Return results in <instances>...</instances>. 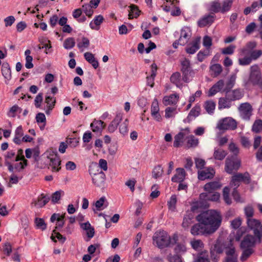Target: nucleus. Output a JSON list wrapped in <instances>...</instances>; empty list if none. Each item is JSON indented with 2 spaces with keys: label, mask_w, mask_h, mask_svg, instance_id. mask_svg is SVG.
Instances as JSON below:
<instances>
[{
  "label": "nucleus",
  "mask_w": 262,
  "mask_h": 262,
  "mask_svg": "<svg viewBox=\"0 0 262 262\" xmlns=\"http://www.w3.org/2000/svg\"><path fill=\"white\" fill-rule=\"evenodd\" d=\"M196 220L203 224L211 234L215 232L220 227L222 217L219 212L214 210H209L198 215Z\"/></svg>",
  "instance_id": "nucleus-1"
},
{
  "label": "nucleus",
  "mask_w": 262,
  "mask_h": 262,
  "mask_svg": "<svg viewBox=\"0 0 262 262\" xmlns=\"http://www.w3.org/2000/svg\"><path fill=\"white\" fill-rule=\"evenodd\" d=\"M256 45V42L250 41L244 48L240 49V56H243L238 59V62L240 66L249 65L253 60H257L262 55L261 50H254Z\"/></svg>",
  "instance_id": "nucleus-2"
},
{
  "label": "nucleus",
  "mask_w": 262,
  "mask_h": 262,
  "mask_svg": "<svg viewBox=\"0 0 262 262\" xmlns=\"http://www.w3.org/2000/svg\"><path fill=\"white\" fill-rule=\"evenodd\" d=\"M178 236L174 234L171 237L168 233L164 230L156 231L153 236V245L160 249L169 247L177 243Z\"/></svg>",
  "instance_id": "nucleus-3"
},
{
  "label": "nucleus",
  "mask_w": 262,
  "mask_h": 262,
  "mask_svg": "<svg viewBox=\"0 0 262 262\" xmlns=\"http://www.w3.org/2000/svg\"><path fill=\"white\" fill-rule=\"evenodd\" d=\"M248 227L253 231L254 234L258 238L262 237V224L259 220L252 218L254 210L252 207L248 206L245 208Z\"/></svg>",
  "instance_id": "nucleus-4"
},
{
  "label": "nucleus",
  "mask_w": 262,
  "mask_h": 262,
  "mask_svg": "<svg viewBox=\"0 0 262 262\" xmlns=\"http://www.w3.org/2000/svg\"><path fill=\"white\" fill-rule=\"evenodd\" d=\"M260 241L255 235H247L241 243V248L243 250V253L241 256L242 261L246 260L253 252V248L255 245L256 239Z\"/></svg>",
  "instance_id": "nucleus-5"
},
{
  "label": "nucleus",
  "mask_w": 262,
  "mask_h": 262,
  "mask_svg": "<svg viewBox=\"0 0 262 262\" xmlns=\"http://www.w3.org/2000/svg\"><path fill=\"white\" fill-rule=\"evenodd\" d=\"M250 83H252L253 85H258L262 88L261 74L257 64H254L250 67L249 80L244 82V85L248 87Z\"/></svg>",
  "instance_id": "nucleus-6"
},
{
  "label": "nucleus",
  "mask_w": 262,
  "mask_h": 262,
  "mask_svg": "<svg viewBox=\"0 0 262 262\" xmlns=\"http://www.w3.org/2000/svg\"><path fill=\"white\" fill-rule=\"evenodd\" d=\"M242 182L246 184H248L251 182L250 175L248 172L244 173H237L232 177L230 185L231 187L237 188L240 185V183Z\"/></svg>",
  "instance_id": "nucleus-7"
},
{
  "label": "nucleus",
  "mask_w": 262,
  "mask_h": 262,
  "mask_svg": "<svg viewBox=\"0 0 262 262\" xmlns=\"http://www.w3.org/2000/svg\"><path fill=\"white\" fill-rule=\"evenodd\" d=\"M241 165V160L237 157H228L225 161V171L229 173H232L234 171H237Z\"/></svg>",
  "instance_id": "nucleus-8"
},
{
  "label": "nucleus",
  "mask_w": 262,
  "mask_h": 262,
  "mask_svg": "<svg viewBox=\"0 0 262 262\" xmlns=\"http://www.w3.org/2000/svg\"><path fill=\"white\" fill-rule=\"evenodd\" d=\"M216 127L219 130H234L237 127V123L232 118L226 117L218 121Z\"/></svg>",
  "instance_id": "nucleus-9"
},
{
  "label": "nucleus",
  "mask_w": 262,
  "mask_h": 262,
  "mask_svg": "<svg viewBox=\"0 0 262 262\" xmlns=\"http://www.w3.org/2000/svg\"><path fill=\"white\" fill-rule=\"evenodd\" d=\"M89 172L92 176L93 183L96 186L101 187L104 186L105 174L103 171L94 173L91 170H89Z\"/></svg>",
  "instance_id": "nucleus-10"
},
{
  "label": "nucleus",
  "mask_w": 262,
  "mask_h": 262,
  "mask_svg": "<svg viewBox=\"0 0 262 262\" xmlns=\"http://www.w3.org/2000/svg\"><path fill=\"white\" fill-rule=\"evenodd\" d=\"M241 116L245 120H248L252 114V108L248 102L242 103L238 107Z\"/></svg>",
  "instance_id": "nucleus-11"
},
{
  "label": "nucleus",
  "mask_w": 262,
  "mask_h": 262,
  "mask_svg": "<svg viewBox=\"0 0 262 262\" xmlns=\"http://www.w3.org/2000/svg\"><path fill=\"white\" fill-rule=\"evenodd\" d=\"M190 232L193 235L210 234L203 224L199 222L194 224L191 228Z\"/></svg>",
  "instance_id": "nucleus-12"
},
{
  "label": "nucleus",
  "mask_w": 262,
  "mask_h": 262,
  "mask_svg": "<svg viewBox=\"0 0 262 262\" xmlns=\"http://www.w3.org/2000/svg\"><path fill=\"white\" fill-rule=\"evenodd\" d=\"M191 35V33L190 28L187 27H183L181 30L178 43L181 46H184L188 42Z\"/></svg>",
  "instance_id": "nucleus-13"
},
{
  "label": "nucleus",
  "mask_w": 262,
  "mask_h": 262,
  "mask_svg": "<svg viewBox=\"0 0 262 262\" xmlns=\"http://www.w3.org/2000/svg\"><path fill=\"white\" fill-rule=\"evenodd\" d=\"M50 160V165L52 168L53 171H58L60 169L59 167L61 164V161L57 154H50L48 156Z\"/></svg>",
  "instance_id": "nucleus-14"
},
{
  "label": "nucleus",
  "mask_w": 262,
  "mask_h": 262,
  "mask_svg": "<svg viewBox=\"0 0 262 262\" xmlns=\"http://www.w3.org/2000/svg\"><path fill=\"white\" fill-rule=\"evenodd\" d=\"M220 193L218 192H204L200 194V199L205 200L206 202L208 201H217L220 199Z\"/></svg>",
  "instance_id": "nucleus-15"
},
{
  "label": "nucleus",
  "mask_w": 262,
  "mask_h": 262,
  "mask_svg": "<svg viewBox=\"0 0 262 262\" xmlns=\"http://www.w3.org/2000/svg\"><path fill=\"white\" fill-rule=\"evenodd\" d=\"M50 200V197L49 196L42 193L38 197L37 200H33L32 204H34L36 207L40 208L48 203Z\"/></svg>",
  "instance_id": "nucleus-16"
},
{
  "label": "nucleus",
  "mask_w": 262,
  "mask_h": 262,
  "mask_svg": "<svg viewBox=\"0 0 262 262\" xmlns=\"http://www.w3.org/2000/svg\"><path fill=\"white\" fill-rule=\"evenodd\" d=\"M231 98L226 94L225 97L220 98L219 100L218 108L219 110L229 108L231 106Z\"/></svg>",
  "instance_id": "nucleus-17"
},
{
  "label": "nucleus",
  "mask_w": 262,
  "mask_h": 262,
  "mask_svg": "<svg viewBox=\"0 0 262 262\" xmlns=\"http://www.w3.org/2000/svg\"><path fill=\"white\" fill-rule=\"evenodd\" d=\"M214 20V15L208 14L204 16L198 21L200 27H204L207 25H210Z\"/></svg>",
  "instance_id": "nucleus-18"
},
{
  "label": "nucleus",
  "mask_w": 262,
  "mask_h": 262,
  "mask_svg": "<svg viewBox=\"0 0 262 262\" xmlns=\"http://www.w3.org/2000/svg\"><path fill=\"white\" fill-rule=\"evenodd\" d=\"M224 85V81L220 80L214 84L208 92V96L211 97L215 95L217 92L221 91Z\"/></svg>",
  "instance_id": "nucleus-19"
},
{
  "label": "nucleus",
  "mask_w": 262,
  "mask_h": 262,
  "mask_svg": "<svg viewBox=\"0 0 262 262\" xmlns=\"http://www.w3.org/2000/svg\"><path fill=\"white\" fill-rule=\"evenodd\" d=\"M179 98V96L177 94L166 96L163 98V103L165 106L175 105L178 102Z\"/></svg>",
  "instance_id": "nucleus-20"
},
{
  "label": "nucleus",
  "mask_w": 262,
  "mask_h": 262,
  "mask_svg": "<svg viewBox=\"0 0 262 262\" xmlns=\"http://www.w3.org/2000/svg\"><path fill=\"white\" fill-rule=\"evenodd\" d=\"M176 172L177 173L171 178V181L174 182H182L186 176L185 170L182 168H178Z\"/></svg>",
  "instance_id": "nucleus-21"
},
{
  "label": "nucleus",
  "mask_w": 262,
  "mask_h": 262,
  "mask_svg": "<svg viewBox=\"0 0 262 262\" xmlns=\"http://www.w3.org/2000/svg\"><path fill=\"white\" fill-rule=\"evenodd\" d=\"M122 119V115L120 113L118 114L108 126V130L109 132L113 133L117 129L119 122Z\"/></svg>",
  "instance_id": "nucleus-22"
},
{
  "label": "nucleus",
  "mask_w": 262,
  "mask_h": 262,
  "mask_svg": "<svg viewBox=\"0 0 262 262\" xmlns=\"http://www.w3.org/2000/svg\"><path fill=\"white\" fill-rule=\"evenodd\" d=\"M85 59L90 63L92 64L93 67L96 69L99 66V63L94 57V54L92 53L87 52L84 54Z\"/></svg>",
  "instance_id": "nucleus-23"
},
{
  "label": "nucleus",
  "mask_w": 262,
  "mask_h": 262,
  "mask_svg": "<svg viewBox=\"0 0 262 262\" xmlns=\"http://www.w3.org/2000/svg\"><path fill=\"white\" fill-rule=\"evenodd\" d=\"M151 75L150 76H147L146 79L147 84L152 88L154 85V79L156 75L157 65L155 63H152L151 66Z\"/></svg>",
  "instance_id": "nucleus-24"
},
{
  "label": "nucleus",
  "mask_w": 262,
  "mask_h": 262,
  "mask_svg": "<svg viewBox=\"0 0 262 262\" xmlns=\"http://www.w3.org/2000/svg\"><path fill=\"white\" fill-rule=\"evenodd\" d=\"M200 38H196L192 42L190 46L187 47L186 49V51L187 53L193 54L198 51L200 48Z\"/></svg>",
  "instance_id": "nucleus-25"
},
{
  "label": "nucleus",
  "mask_w": 262,
  "mask_h": 262,
  "mask_svg": "<svg viewBox=\"0 0 262 262\" xmlns=\"http://www.w3.org/2000/svg\"><path fill=\"white\" fill-rule=\"evenodd\" d=\"M103 20V17L101 15H97L90 23V27L92 29L98 30L99 29V26L102 23Z\"/></svg>",
  "instance_id": "nucleus-26"
},
{
  "label": "nucleus",
  "mask_w": 262,
  "mask_h": 262,
  "mask_svg": "<svg viewBox=\"0 0 262 262\" xmlns=\"http://www.w3.org/2000/svg\"><path fill=\"white\" fill-rule=\"evenodd\" d=\"M221 187V185L219 182L214 181L206 184L204 185V188L206 192H213L214 190L220 188Z\"/></svg>",
  "instance_id": "nucleus-27"
},
{
  "label": "nucleus",
  "mask_w": 262,
  "mask_h": 262,
  "mask_svg": "<svg viewBox=\"0 0 262 262\" xmlns=\"http://www.w3.org/2000/svg\"><path fill=\"white\" fill-rule=\"evenodd\" d=\"M93 132L101 133L104 127V122L101 120H95L90 125Z\"/></svg>",
  "instance_id": "nucleus-28"
},
{
  "label": "nucleus",
  "mask_w": 262,
  "mask_h": 262,
  "mask_svg": "<svg viewBox=\"0 0 262 262\" xmlns=\"http://www.w3.org/2000/svg\"><path fill=\"white\" fill-rule=\"evenodd\" d=\"M2 73L4 78L8 81L11 78L10 67L8 62H4L2 67Z\"/></svg>",
  "instance_id": "nucleus-29"
},
{
  "label": "nucleus",
  "mask_w": 262,
  "mask_h": 262,
  "mask_svg": "<svg viewBox=\"0 0 262 262\" xmlns=\"http://www.w3.org/2000/svg\"><path fill=\"white\" fill-rule=\"evenodd\" d=\"M201 112V107L200 105H196L194 107H193L191 111H190L187 117V119L188 122H190L194 118L199 116Z\"/></svg>",
  "instance_id": "nucleus-30"
},
{
  "label": "nucleus",
  "mask_w": 262,
  "mask_h": 262,
  "mask_svg": "<svg viewBox=\"0 0 262 262\" xmlns=\"http://www.w3.org/2000/svg\"><path fill=\"white\" fill-rule=\"evenodd\" d=\"M208 207V203L205 200H201L199 201L193 202L191 207V210L192 212L197 211L200 208H205Z\"/></svg>",
  "instance_id": "nucleus-31"
},
{
  "label": "nucleus",
  "mask_w": 262,
  "mask_h": 262,
  "mask_svg": "<svg viewBox=\"0 0 262 262\" xmlns=\"http://www.w3.org/2000/svg\"><path fill=\"white\" fill-rule=\"evenodd\" d=\"M194 220V216L191 213H189L186 214L184 218L182 224V227L184 229H187L189 226L192 224Z\"/></svg>",
  "instance_id": "nucleus-32"
},
{
  "label": "nucleus",
  "mask_w": 262,
  "mask_h": 262,
  "mask_svg": "<svg viewBox=\"0 0 262 262\" xmlns=\"http://www.w3.org/2000/svg\"><path fill=\"white\" fill-rule=\"evenodd\" d=\"M227 152L226 151L218 148H215L213 153V158L216 160L222 161L224 159Z\"/></svg>",
  "instance_id": "nucleus-33"
},
{
  "label": "nucleus",
  "mask_w": 262,
  "mask_h": 262,
  "mask_svg": "<svg viewBox=\"0 0 262 262\" xmlns=\"http://www.w3.org/2000/svg\"><path fill=\"white\" fill-rule=\"evenodd\" d=\"M227 94L232 101L239 100L243 96V94L242 91L238 89L233 90L231 92H228L227 93Z\"/></svg>",
  "instance_id": "nucleus-34"
},
{
  "label": "nucleus",
  "mask_w": 262,
  "mask_h": 262,
  "mask_svg": "<svg viewBox=\"0 0 262 262\" xmlns=\"http://www.w3.org/2000/svg\"><path fill=\"white\" fill-rule=\"evenodd\" d=\"M170 81L177 87L180 88L182 86L181 76L179 72H176L173 73L170 78Z\"/></svg>",
  "instance_id": "nucleus-35"
},
{
  "label": "nucleus",
  "mask_w": 262,
  "mask_h": 262,
  "mask_svg": "<svg viewBox=\"0 0 262 262\" xmlns=\"http://www.w3.org/2000/svg\"><path fill=\"white\" fill-rule=\"evenodd\" d=\"M193 262H210L208 252L205 251L198 253Z\"/></svg>",
  "instance_id": "nucleus-36"
},
{
  "label": "nucleus",
  "mask_w": 262,
  "mask_h": 262,
  "mask_svg": "<svg viewBox=\"0 0 262 262\" xmlns=\"http://www.w3.org/2000/svg\"><path fill=\"white\" fill-rule=\"evenodd\" d=\"M90 45V40L88 38L83 37L81 40L77 43V47L81 52H83L85 49H88Z\"/></svg>",
  "instance_id": "nucleus-37"
},
{
  "label": "nucleus",
  "mask_w": 262,
  "mask_h": 262,
  "mask_svg": "<svg viewBox=\"0 0 262 262\" xmlns=\"http://www.w3.org/2000/svg\"><path fill=\"white\" fill-rule=\"evenodd\" d=\"M184 136L185 134L183 132H180L177 134L174 137L173 146L175 147L180 146L183 142Z\"/></svg>",
  "instance_id": "nucleus-38"
},
{
  "label": "nucleus",
  "mask_w": 262,
  "mask_h": 262,
  "mask_svg": "<svg viewBox=\"0 0 262 262\" xmlns=\"http://www.w3.org/2000/svg\"><path fill=\"white\" fill-rule=\"evenodd\" d=\"M209 10L214 13L221 12V3L219 0H215L210 4Z\"/></svg>",
  "instance_id": "nucleus-39"
},
{
  "label": "nucleus",
  "mask_w": 262,
  "mask_h": 262,
  "mask_svg": "<svg viewBox=\"0 0 262 262\" xmlns=\"http://www.w3.org/2000/svg\"><path fill=\"white\" fill-rule=\"evenodd\" d=\"M187 147L188 148H193L198 146L199 140L193 135L187 137Z\"/></svg>",
  "instance_id": "nucleus-40"
},
{
  "label": "nucleus",
  "mask_w": 262,
  "mask_h": 262,
  "mask_svg": "<svg viewBox=\"0 0 262 262\" xmlns=\"http://www.w3.org/2000/svg\"><path fill=\"white\" fill-rule=\"evenodd\" d=\"M187 250L186 245L183 243H178L174 249L176 254L181 255L185 254Z\"/></svg>",
  "instance_id": "nucleus-41"
},
{
  "label": "nucleus",
  "mask_w": 262,
  "mask_h": 262,
  "mask_svg": "<svg viewBox=\"0 0 262 262\" xmlns=\"http://www.w3.org/2000/svg\"><path fill=\"white\" fill-rule=\"evenodd\" d=\"M64 194V192L63 190H59L55 191L52 194L50 198L52 202L54 204L58 203L60 201L61 197L63 196Z\"/></svg>",
  "instance_id": "nucleus-42"
},
{
  "label": "nucleus",
  "mask_w": 262,
  "mask_h": 262,
  "mask_svg": "<svg viewBox=\"0 0 262 262\" xmlns=\"http://www.w3.org/2000/svg\"><path fill=\"white\" fill-rule=\"evenodd\" d=\"M130 11L128 14V18L133 19L134 17H137L139 16L140 11L136 5L132 4L130 6Z\"/></svg>",
  "instance_id": "nucleus-43"
},
{
  "label": "nucleus",
  "mask_w": 262,
  "mask_h": 262,
  "mask_svg": "<svg viewBox=\"0 0 262 262\" xmlns=\"http://www.w3.org/2000/svg\"><path fill=\"white\" fill-rule=\"evenodd\" d=\"M233 4V0H224L221 4V13L229 11Z\"/></svg>",
  "instance_id": "nucleus-44"
},
{
  "label": "nucleus",
  "mask_w": 262,
  "mask_h": 262,
  "mask_svg": "<svg viewBox=\"0 0 262 262\" xmlns=\"http://www.w3.org/2000/svg\"><path fill=\"white\" fill-rule=\"evenodd\" d=\"M215 105V103L214 101H207L205 102L204 108L208 114H211L214 112Z\"/></svg>",
  "instance_id": "nucleus-45"
},
{
  "label": "nucleus",
  "mask_w": 262,
  "mask_h": 262,
  "mask_svg": "<svg viewBox=\"0 0 262 262\" xmlns=\"http://www.w3.org/2000/svg\"><path fill=\"white\" fill-rule=\"evenodd\" d=\"M213 177V172L206 170H203L199 172L198 178L200 180H204L207 179H211Z\"/></svg>",
  "instance_id": "nucleus-46"
},
{
  "label": "nucleus",
  "mask_w": 262,
  "mask_h": 262,
  "mask_svg": "<svg viewBox=\"0 0 262 262\" xmlns=\"http://www.w3.org/2000/svg\"><path fill=\"white\" fill-rule=\"evenodd\" d=\"M177 196L176 195H172L170 197L169 201L167 202L168 208L171 211H174L176 208Z\"/></svg>",
  "instance_id": "nucleus-47"
},
{
  "label": "nucleus",
  "mask_w": 262,
  "mask_h": 262,
  "mask_svg": "<svg viewBox=\"0 0 262 262\" xmlns=\"http://www.w3.org/2000/svg\"><path fill=\"white\" fill-rule=\"evenodd\" d=\"M45 102L47 103V107H49V110H53L56 103V99L55 97L50 96H46Z\"/></svg>",
  "instance_id": "nucleus-48"
},
{
  "label": "nucleus",
  "mask_w": 262,
  "mask_h": 262,
  "mask_svg": "<svg viewBox=\"0 0 262 262\" xmlns=\"http://www.w3.org/2000/svg\"><path fill=\"white\" fill-rule=\"evenodd\" d=\"M191 246L195 250H200L203 248L204 244L200 239H194L190 242Z\"/></svg>",
  "instance_id": "nucleus-49"
},
{
  "label": "nucleus",
  "mask_w": 262,
  "mask_h": 262,
  "mask_svg": "<svg viewBox=\"0 0 262 262\" xmlns=\"http://www.w3.org/2000/svg\"><path fill=\"white\" fill-rule=\"evenodd\" d=\"M75 45V40L72 37L67 38L63 42V47L66 49H71L73 48Z\"/></svg>",
  "instance_id": "nucleus-50"
},
{
  "label": "nucleus",
  "mask_w": 262,
  "mask_h": 262,
  "mask_svg": "<svg viewBox=\"0 0 262 262\" xmlns=\"http://www.w3.org/2000/svg\"><path fill=\"white\" fill-rule=\"evenodd\" d=\"M82 11H83L86 16L90 17L92 16L94 11L92 9V7L91 5L89 4H85L82 6Z\"/></svg>",
  "instance_id": "nucleus-51"
},
{
  "label": "nucleus",
  "mask_w": 262,
  "mask_h": 262,
  "mask_svg": "<svg viewBox=\"0 0 262 262\" xmlns=\"http://www.w3.org/2000/svg\"><path fill=\"white\" fill-rule=\"evenodd\" d=\"M163 172V169L160 165L155 166L152 172V177L157 179L162 176Z\"/></svg>",
  "instance_id": "nucleus-52"
},
{
  "label": "nucleus",
  "mask_w": 262,
  "mask_h": 262,
  "mask_svg": "<svg viewBox=\"0 0 262 262\" xmlns=\"http://www.w3.org/2000/svg\"><path fill=\"white\" fill-rule=\"evenodd\" d=\"M181 71L183 72H190V61L188 59L185 58L181 62Z\"/></svg>",
  "instance_id": "nucleus-53"
},
{
  "label": "nucleus",
  "mask_w": 262,
  "mask_h": 262,
  "mask_svg": "<svg viewBox=\"0 0 262 262\" xmlns=\"http://www.w3.org/2000/svg\"><path fill=\"white\" fill-rule=\"evenodd\" d=\"M210 70L213 72L214 76H217L222 72V67L220 64H214L210 67Z\"/></svg>",
  "instance_id": "nucleus-54"
},
{
  "label": "nucleus",
  "mask_w": 262,
  "mask_h": 262,
  "mask_svg": "<svg viewBox=\"0 0 262 262\" xmlns=\"http://www.w3.org/2000/svg\"><path fill=\"white\" fill-rule=\"evenodd\" d=\"M35 223L37 228L44 230L47 228V225L46 224L44 220L41 218H36L35 220Z\"/></svg>",
  "instance_id": "nucleus-55"
},
{
  "label": "nucleus",
  "mask_w": 262,
  "mask_h": 262,
  "mask_svg": "<svg viewBox=\"0 0 262 262\" xmlns=\"http://www.w3.org/2000/svg\"><path fill=\"white\" fill-rule=\"evenodd\" d=\"M128 121L127 119H126L125 121L121 124L119 126L120 133L123 135H125L128 132Z\"/></svg>",
  "instance_id": "nucleus-56"
},
{
  "label": "nucleus",
  "mask_w": 262,
  "mask_h": 262,
  "mask_svg": "<svg viewBox=\"0 0 262 262\" xmlns=\"http://www.w3.org/2000/svg\"><path fill=\"white\" fill-rule=\"evenodd\" d=\"M167 259L169 262H182L181 256L177 254H169L167 256Z\"/></svg>",
  "instance_id": "nucleus-57"
},
{
  "label": "nucleus",
  "mask_w": 262,
  "mask_h": 262,
  "mask_svg": "<svg viewBox=\"0 0 262 262\" xmlns=\"http://www.w3.org/2000/svg\"><path fill=\"white\" fill-rule=\"evenodd\" d=\"M176 111V107H167L165 109V117L166 118H170L173 117L175 115V113Z\"/></svg>",
  "instance_id": "nucleus-58"
},
{
  "label": "nucleus",
  "mask_w": 262,
  "mask_h": 262,
  "mask_svg": "<svg viewBox=\"0 0 262 262\" xmlns=\"http://www.w3.org/2000/svg\"><path fill=\"white\" fill-rule=\"evenodd\" d=\"M228 149L230 152L233 154L232 156L237 157L239 153V148L234 143H230L229 145Z\"/></svg>",
  "instance_id": "nucleus-59"
},
{
  "label": "nucleus",
  "mask_w": 262,
  "mask_h": 262,
  "mask_svg": "<svg viewBox=\"0 0 262 262\" xmlns=\"http://www.w3.org/2000/svg\"><path fill=\"white\" fill-rule=\"evenodd\" d=\"M235 46L234 45H230L222 50V53L224 55H232L233 54L235 49Z\"/></svg>",
  "instance_id": "nucleus-60"
},
{
  "label": "nucleus",
  "mask_w": 262,
  "mask_h": 262,
  "mask_svg": "<svg viewBox=\"0 0 262 262\" xmlns=\"http://www.w3.org/2000/svg\"><path fill=\"white\" fill-rule=\"evenodd\" d=\"M262 129V121L261 120H256L252 126V130L256 133H259Z\"/></svg>",
  "instance_id": "nucleus-61"
},
{
  "label": "nucleus",
  "mask_w": 262,
  "mask_h": 262,
  "mask_svg": "<svg viewBox=\"0 0 262 262\" xmlns=\"http://www.w3.org/2000/svg\"><path fill=\"white\" fill-rule=\"evenodd\" d=\"M53 232L55 234V237L52 234L51 238L54 242H56L55 237H56L59 240V241H60L62 243H63L66 241V238L63 236L59 232H56L55 230L53 231Z\"/></svg>",
  "instance_id": "nucleus-62"
},
{
  "label": "nucleus",
  "mask_w": 262,
  "mask_h": 262,
  "mask_svg": "<svg viewBox=\"0 0 262 262\" xmlns=\"http://www.w3.org/2000/svg\"><path fill=\"white\" fill-rule=\"evenodd\" d=\"M43 100V94L40 93L37 94L34 100V105L36 107L39 108L41 106V103Z\"/></svg>",
  "instance_id": "nucleus-63"
},
{
  "label": "nucleus",
  "mask_w": 262,
  "mask_h": 262,
  "mask_svg": "<svg viewBox=\"0 0 262 262\" xmlns=\"http://www.w3.org/2000/svg\"><path fill=\"white\" fill-rule=\"evenodd\" d=\"M36 120L38 123H42L46 124V118L43 113H39L36 115Z\"/></svg>",
  "instance_id": "nucleus-64"
}]
</instances>
